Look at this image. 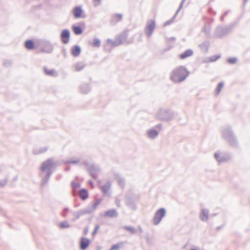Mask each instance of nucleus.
Segmentation results:
<instances>
[{
  "label": "nucleus",
  "instance_id": "6ab92c4d",
  "mask_svg": "<svg viewBox=\"0 0 250 250\" xmlns=\"http://www.w3.org/2000/svg\"><path fill=\"white\" fill-rule=\"evenodd\" d=\"M200 218L203 222H206L208 220V210L207 209L203 208L202 209L200 214Z\"/></svg>",
  "mask_w": 250,
  "mask_h": 250
},
{
  "label": "nucleus",
  "instance_id": "4468645a",
  "mask_svg": "<svg viewBox=\"0 0 250 250\" xmlns=\"http://www.w3.org/2000/svg\"><path fill=\"white\" fill-rule=\"evenodd\" d=\"M214 157L219 163H223L229 160V156L223 154L220 152H215Z\"/></svg>",
  "mask_w": 250,
  "mask_h": 250
},
{
  "label": "nucleus",
  "instance_id": "cd10ccee",
  "mask_svg": "<svg viewBox=\"0 0 250 250\" xmlns=\"http://www.w3.org/2000/svg\"><path fill=\"white\" fill-rule=\"evenodd\" d=\"M193 54V52L191 49H188L184 52L183 53L181 54L179 56V58L181 59H185L186 58L190 57L192 56Z\"/></svg>",
  "mask_w": 250,
  "mask_h": 250
},
{
  "label": "nucleus",
  "instance_id": "e433bc0d",
  "mask_svg": "<svg viewBox=\"0 0 250 250\" xmlns=\"http://www.w3.org/2000/svg\"><path fill=\"white\" fill-rule=\"evenodd\" d=\"M71 186L73 190H75L77 189L78 188L80 187L81 184L78 183H75L74 181L71 182Z\"/></svg>",
  "mask_w": 250,
  "mask_h": 250
},
{
  "label": "nucleus",
  "instance_id": "4be33fe9",
  "mask_svg": "<svg viewBox=\"0 0 250 250\" xmlns=\"http://www.w3.org/2000/svg\"><path fill=\"white\" fill-rule=\"evenodd\" d=\"M81 51V47L78 45H75L71 48V55L74 57L78 56L80 55Z\"/></svg>",
  "mask_w": 250,
  "mask_h": 250
},
{
  "label": "nucleus",
  "instance_id": "20e7f679",
  "mask_svg": "<svg viewBox=\"0 0 250 250\" xmlns=\"http://www.w3.org/2000/svg\"><path fill=\"white\" fill-rule=\"evenodd\" d=\"M222 138L231 147H237L239 143L232 129L230 126H225L221 129Z\"/></svg>",
  "mask_w": 250,
  "mask_h": 250
},
{
  "label": "nucleus",
  "instance_id": "a878e982",
  "mask_svg": "<svg viewBox=\"0 0 250 250\" xmlns=\"http://www.w3.org/2000/svg\"><path fill=\"white\" fill-rule=\"evenodd\" d=\"M209 42L208 41H205L199 45V47L204 52H207L209 46Z\"/></svg>",
  "mask_w": 250,
  "mask_h": 250
},
{
  "label": "nucleus",
  "instance_id": "2f4dec72",
  "mask_svg": "<svg viewBox=\"0 0 250 250\" xmlns=\"http://www.w3.org/2000/svg\"><path fill=\"white\" fill-rule=\"evenodd\" d=\"M115 177L120 187L122 188H124L125 186V180L119 174H116Z\"/></svg>",
  "mask_w": 250,
  "mask_h": 250
},
{
  "label": "nucleus",
  "instance_id": "09e8293b",
  "mask_svg": "<svg viewBox=\"0 0 250 250\" xmlns=\"http://www.w3.org/2000/svg\"><path fill=\"white\" fill-rule=\"evenodd\" d=\"M94 1L98 2V4H94V6H97L101 4V0H93Z\"/></svg>",
  "mask_w": 250,
  "mask_h": 250
},
{
  "label": "nucleus",
  "instance_id": "e2e57ef3",
  "mask_svg": "<svg viewBox=\"0 0 250 250\" xmlns=\"http://www.w3.org/2000/svg\"><path fill=\"white\" fill-rule=\"evenodd\" d=\"M190 250H198L196 249H191Z\"/></svg>",
  "mask_w": 250,
  "mask_h": 250
},
{
  "label": "nucleus",
  "instance_id": "f3484780",
  "mask_svg": "<svg viewBox=\"0 0 250 250\" xmlns=\"http://www.w3.org/2000/svg\"><path fill=\"white\" fill-rule=\"evenodd\" d=\"M185 1H186V0H182L180 4V6H179L178 9H177L176 13L174 14V15L173 16V17L171 19H170V20H168L166 22H165L164 23V26H167V25H169L174 22V19L177 16V15L178 12L180 11V9L182 8L183 5Z\"/></svg>",
  "mask_w": 250,
  "mask_h": 250
},
{
  "label": "nucleus",
  "instance_id": "13d9d810",
  "mask_svg": "<svg viewBox=\"0 0 250 250\" xmlns=\"http://www.w3.org/2000/svg\"><path fill=\"white\" fill-rule=\"evenodd\" d=\"M139 230L141 233H142L143 232V230L141 227H139Z\"/></svg>",
  "mask_w": 250,
  "mask_h": 250
},
{
  "label": "nucleus",
  "instance_id": "c03bdc74",
  "mask_svg": "<svg viewBox=\"0 0 250 250\" xmlns=\"http://www.w3.org/2000/svg\"><path fill=\"white\" fill-rule=\"evenodd\" d=\"M220 58L219 56H213L209 58V62H212L216 61Z\"/></svg>",
  "mask_w": 250,
  "mask_h": 250
},
{
  "label": "nucleus",
  "instance_id": "bb28decb",
  "mask_svg": "<svg viewBox=\"0 0 250 250\" xmlns=\"http://www.w3.org/2000/svg\"><path fill=\"white\" fill-rule=\"evenodd\" d=\"M147 134L148 138L155 139L158 136L159 132L154 129H151L147 131Z\"/></svg>",
  "mask_w": 250,
  "mask_h": 250
},
{
  "label": "nucleus",
  "instance_id": "5701e85b",
  "mask_svg": "<svg viewBox=\"0 0 250 250\" xmlns=\"http://www.w3.org/2000/svg\"><path fill=\"white\" fill-rule=\"evenodd\" d=\"M72 13L75 18H79L81 17L83 10L80 6H76L73 9Z\"/></svg>",
  "mask_w": 250,
  "mask_h": 250
},
{
  "label": "nucleus",
  "instance_id": "6e6d98bb",
  "mask_svg": "<svg viewBox=\"0 0 250 250\" xmlns=\"http://www.w3.org/2000/svg\"><path fill=\"white\" fill-rule=\"evenodd\" d=\"M224 18H225V16H224L223 15H222L221 17V21H223L224 20Z\"/></svg>",
  "mask_w": 250,
  "mask_h": 250
},
{
  "label": "nucleus",
  "instance_id": "37998d69",
  "mask_svg": "<svg viewBox=\"0 0 250 250\" xmlns=\"http://www.w3.org/2000/svg\"><path fill=\"white\" fill-rule=\"evenodd\" d=\"M8 180L7 179H5L4 180H2L0 181V187H3L5 185H6Z\"/></svg>",
  "mask_w": 250,
  "mask_h": 250
},
{
  "label": "nucleus",
  "instance_id": "052dcab7",
  "mask_svg": "<svg viewBox=\"0 0 250 250\" xmlns=\"http://www.w3.org/2000/svg\"><path fill=\"white\" fill-rule=\"evenodd\" d=\"M171 39L173 40V41H174V40H175V37H171Z\"/></svg>",
  "mask_w": 250,
  "mask_h": 250
},
{
  "label": "nucleus",
  "instance_id": "58836bf2",
  "mask_svg": "<svg viewBox=\"0 0 250 250\" xmlns=\"http://www.w3.org/2000/svg\"><path fill=\"white\" fill-rule=\"evenodd\" d=\"M69 227V224L67 221L62 222L60 224V227L62 229L68 228Z\"/></svg>",
  "mask_w": 250,
  "mask_h": 250
},
{
  "label": "nucleus",
  "instance_id": "f03ea898",
  "mask_svg": "<svg viewBox=\"0 0 250 250\" xmlns=\"http://www.w3.org/2000/svg\"><path fill=\"white\" fill-rule=\"evenodd\" d=\"M189 73V71L185 66L181 65L171 71L170 79L174 83H181L186 79Z\"/></svg>",
  "mask_w": 250,
  "mask_h": 250
},
{
  "label": "nucleus",
  "instance_id": "a18cd8bd",
  "mask_svg": "<svg viewBox=\"0 0 250 250\" xmlns=\"http://www.w3.org/2000/svg\"><path fill=\"white\" fill-rule=\"evenodd\" d=\"M47 149V148L45 147H41L39 149V151L38 152L36 153V152H34L35 154H38V153H43L44 152H45Z\"/></svg>",
  "mask_w": 250,
  "mask_h": 250
},
{
  "label": "nucleus",
  "instance_id": "7c9ffc66",
  "mask_svg": "<svg viewBox=\"0 0 250 250\" xmlns=\"http://www.w3.org/2000/svg\"><path fill=\"white\" fill-rule=\"evenodd\" d=\"M83 162H85V161H83L82 162H81L79 159H76L75 160H69L65 162V164H71L74 165H78L80 166H82L83 165Z\"/></svg>",
  "mask_w": 250,
  "mask_h": 250
},
{
  "label": "nucleus",
  "instance_id": "5fc2aeb1",
  "mask_svg": "<svg viewBox=\"0 0 250 250\" xmlns=\"http://www.w3.org/2000/svg\"><path fill=\"white\" fill-rule=\"evenodd\" d=\"M229 12V10L227 11H226V12H225L223 14V15L224 16H225H225H226V15H227Z\"/></svg>",
  "mask_w": 250,
  "mask_h": 250
},
{
  "label": "nucleus",
  "instance_id": "4d7b16f0",
  "mask_svg": "<svg viewBox=\"0 0 250 250\" xmlns=\"http://www.w3.org/2000/svg\"><path fill=\"white\" fill-rule=\"evenodd\" d=\"M248 1V0H244V2H243V5H245L247 2V1Z\"/></svg>",
  "mask_w": 250,
  "mask_h": 250
},
{
  "label": "nucleus",
  "instance_id": "c756f323",
  "mask_svg": "<svg viewBox=\"0 0 250 250\" xmlns=\"http://www.w3.org/2000/svg\"><path fill=\"white\" fill-rule=\"evenodd\" d=\"M72 28L75 35H79L82 34L83 32V28L80 26L74 24L72 25Z\"/></svg>",
  "mask_w": 250,
  "mask_h": 250
},
{
  "label": "nucleus",
  "instance_id": "c9c22d12",
  "mask_svg": "<svg viewBox=\"0 0 250 250\" xmlns=\"http://www.w3.org/2000/svg\"><path fill=\"white\" fill-rule=\"evenodd\" d=\"M92 45L94 47H100L101 45V41L97 38L94 39Z\"/></svg>",
  "mask_w": 250,
  "mask_h": 250
},
{
  "label": "nucleus",
  "instance_id": "393cba45",
  "mask_svg": "<svg viewBox=\"0 0 250 250\" xmlns=\"http://www.w3.org/2000/svg\"><path fill=\"white\" fill-rule=\"evenodd\" d=\"M43 70L44 72L46 75L50 76L52 77H57L58 75L56 71L54 69L49 70L46 66H44L43 67Z\"/></svg>",
  "mask_w": 250,
  "mask_h": 250
},
{
  "label": "nucleus",
  "instance_id": "a19ab883",
  "mask_svg": "<svg viewBox=\"0 0 250 250\" xmlns=\"http://www.w3.org/2000/svg\"><path fill=\"white\" fill-rule=\"evenodd\" d=\"M70 209L66 207V208H63L62 212V215L63 217H66L67 216V212L69 211H70Z\"/></svg>",
  "mask_w": 250,
  "mask_h": 250
},
{
  "label": "nucleus",
  "instance_id": "3c124183",
  "mask_svg": "<svg viewBox=\"0 0 250 250\" xmlns=\"http://www.w3.org/2000/svg\"><path fill=\"white\" fill-rule=\"evenodd\" d=\"M62 52L64 56L65 57H66V49H64V48H63L62 50Z\"/></svg>",
  "mask_w": 250,
  "mask_h": 250
},
{
  "label": "nucleus",
  "instance_id": "2eb2a0df",
  "mask_svg": "<svg viewBox=\"0 0 250 250\" xmlns=\"http://www.w3.org/2000/svg\"><path fill=\"white\" fill-rule=\"evenodd\" d=\"M123 15L121 14H114L111 15L110 20V23L112 26H114L116 23L122 20Z\"/></svg>",
  "mask_w": 250,
  "mask_h": 250
},
{
  "label": "nucleus",
  "instance_id": "de8ad7c7",
  "mask_svg": "<svg viewBox=\"0 0 250 250\" xmlns=\"http://www.w3.org/2000/svg\"><path fill=\"white\" fill-rule=\"evenodd\" d=\"M88 230H89V229H88V227L84 228V229H83V235L84 236H86L87 234V233L88 232Z\"/></svg>",
  "mask_w": 250,
  "mask_h": 250
},
{
  "label": "nucleus",
  "instance_id": "423d86ee",
  "mask_svg": "<svg viewBox=\"0 0 250 250\" xmlns=\"http://www.w3.org/2000/svg\"><path fill=\"white\" fill-rule=\"evenodd\" d=\"M176 113L170 109L161 108L158 111L156 117L161 121L168 122L172 121Z\"/></svg>",
  "mask_w": 250,
  "mask_h": 250
},
{
  "label": "nucleus",
  "instance_id": "4c0bfd02",
  "mask_svg": "<svg viewBox=\"0 0 250 250\" xmlns=\"http://www.w3.org/2000/svg\"><path fill=\"white\" fill-rule=\"evenodd\" d=\"M238 61V59L236 57L229 58L227 60V62L231 64H235Z\"/></svg>",
  "mask_w": 250,
  "mask_h": 250
},
{
  "label": "nucleus",
  "instance_id": "72a5a7b5",
  "mask_svg": "<svg viewBox=\"0 0 250 250\" xmlns=\"http://www.w3.org/2000/svg\"><path fill=\"white\" fill-rule=\"evenodd\" d=\"M224 86V83L223 82H219L217 85V87L215 89V96H217L221 92L222 88Z\"/></svg>",
  "mask_w": 250,
  "mask_h": 250
},
{
  "label": "nucleus",
  "instance_id": "1a4fd4ad",
  "mask_svg": "<svg viewBox=\"0 0 250 250\" xmlns=\"http://www.w3.org/2000/svg\"><path fill=\"white\" fill-rule=\"evenodd\" d=\"M83 165L85 166L86 169L87 170L90 175L95 180L98 178V174L100 171V167L98 165L94 163H88L83 162Z\"/></svg>",
  "mask_w": 250,
  "mask_h": 250
},
{
  "label": "nucleus",
  "instance_id": "aec40b11",
  "mask_svg": "<svg viewBox=\"0 0 250 250\" xmlns=\"http://www.w3.org/2000/svg\"><path fill=\"white\" fill-rule=\"evenodd\" d=\"M104 216L110 218H116L118 216V213L115 209H112L105 211Z\"/></svg>",
  "mask_w": 250,
  "mask_h": 250
},
{
  "label": "nucleus",
  "instance_id": "412c9836",
  "mask_svg": "<svg viewBox=\"0 0 250 250\" xmlns=\"http://www.w3.org/2000/svg\"><path fill=\"white\" fill-rule=\"evenodd\" d=\"M111 185V182L108 181L106 183L105 185L100 187V188L102 191L103 192L104 194L107 195H109L108 191L110 189Z\"/></svg>",
  "mask_w": 250,
  "mask_h": 250
},
{
  "label": "nucleus",
  "instance_id": "c85d7f7f",
  "mask_svg": "<svg viewBox=\"0 0 250 250\" xmlns=\"http://www.w3.org/2000/svg\"><path fill=\"white\" fill-rule=\"evenodd\" d=\"M80 92L82 94H87L90 91V88L88 84H83L79 87Z\"/></svg>",
  "mask_w": 250,
  "mask_h": 250
},
{
  "label": "nucleus",
  "instance_id": "bf43d9fd",
  "mask_svg": "<svg viewBox=\"0 0 250 250\" xmlns=\"http://www.w3.org/2000/svg\"><path fill=\"white\" fill-rule=\"evenodd\" d=\"M221 226H218V227H217L216 228V229H217V230H219V229H221Z\"/></svg>",
  "mask_w": 250,
  "mask_h": 250
},
{
  "label": "nucleus",
  "instance_id": "6e6552de",
  "mask_svg": "<svg viewBox=\"0 0 250 250\" xmlns=\"http://www.w3.org/2000/svg\"><path fill=\"white\" fill-rule=\"evenodd\" d=\"M129 30L127 29L124 30L122 32L117 35L115 40L107 39V42L110 43L112 46L115 47L123 44L125 42L127 37Z\"/></svg>",
  "mask_w": 250,
  "mask_h": 250
},
{
  "label": "nucleus",
  "instance_id": "7ed1b4c3",
  "mask_svg": "<svg viewBox=\"0 0 250 250\" xmlns=\"http://www.w3.org/2000/svg\"><path fill=\"white\" fill-rule=\"evenodd\" d=\"M102 201V199L100 198L97 200L92 205H89L84 208L78 211L70 210V212L73 216V218L71 219V221L72 222H74L77 220L79 219L81 216L92 213L96 210L97 206L101 203Z\"/></svg>",
  "mask_w": 250,
  "mask_h": 250
},
{
  "label": "nucleus",
  "instance_id": "ea45409f",
  "mask_svg": "<svg viewBox=\"0 0 250 250\" xmlns=\"http://www.w3.org/2000/svg\"><path fill=\"white\" fill-rule=\"evenodd\" d=\"M122 245V243H117L114 244L112 246V247L109 250H118Z\"/></svg>",
  "mask_w": 250,
  "mask_h": 250
},
{
  "label": "nucleus",
  "instance_id": "dca6fc26",
  "mask_svg": "<svg viewBox=\"0 0 250 250\" xmlns=\"http://www.w3.org/2000/svg\"><path fill=\"white\" fill-rule=\"evenodd\" d=\"M90 241L88 238L82 237L80 240V248L81 250H86L89 246Z\"/></svg>",
  "mask_w": 250,
  "mask_h": 250
},
{
  "label": "nucleus",
  "instance_id": "49530a36",
  "mask_svg": "<svg viewBox=\"0 0 250 250\" xmlns=\"http://www.w3.org/2000/svg\"><path fill=\"white\" fill-rule=\"evenodd\" d=\"M99 229H100V226L99 225H96L95 226V229L92 233V236H94L96 234V233L97 232V231H98Z\"/></svg>",
  "mask_w": 250,
  "mask_h": 250
},
{
  "label": "nucleus",
  "instance_id": "603ef678",
  "mask_svg": "<svg viewBox=\"0 0 250 250\" xmlns=\"http://www.w3.org/2000/svg\"><path fill=\"white\" fill-rule=\"evenodd\" d=\"M88 184L89 185V186H90L91 187H93V183L92 182V181L91 180H89L88 181Z\"/></svg>",
  "mask_w": 250,
  "mask_h": 250
},
{
  "label": "nucleus",
  "instance_id": "ddd939ff",
  "mask_svg": "<svg viewBox=\"0 0 250 250\" xmlns=\"http://www.w3.org/2000/svg\"><path fill=\"white\" fill-rule=\"evenodd\" d=\"M70 37V33L68 29H65L62 30L61 34V39L63 43L67 44L69 42Z\"/></svg>",
  "mask_w": 250,
  "mask_h": 250
},
{
  "label": "nucleus",
  "instance_id": "473e14b6",
  "mask_svg": "<svg viewBox=\"0 0 250 250\" xmlns=\"http://www.w3.org/2000/svg\"><path fill=\"white\" fill-rule=\"evenodd\" d=\"M122 228L127 231H129L132 234H135L137 232V230L133 227L125 226Z\"/></svg>",
  "mask_w": 250,
  "mask_h": 250
},
{
  "label": "nucleus",
  "instance_id": "864d4df0",
  "mask_svg": "<svg viewBox=\"0 0 250 250\" xmlns=\"http://www.w3.org/2000/svg\"><path fill=\"white\" fill-rule=\"evenodd\" d=\"M162 124H158V125L156 126V127H157V128H160V129L162 128Z\"/></svg>",
  "mask_w": 250,
  "mask_h": 250
},
{
  "label": "nucleus",
  "instance_id": "f8f14e48",
  "mask_svg": "<svg viewBox=\"0 0 250 250\" xmlns=\"http://www.w3.org/2000/svg\"><path fill=\"white\" fill-rule=\"evenodd\" d=\"M156 27L155 21L154 20H149L145 28V32L147 38H150L153 34Z\"/></svg>",
  "mask_w": 250,
  "mask_h": 250
},
{
  "label": "nucleus",
  "instance_id": "f257e3e1",
  "mask_svg": "<svg viewBox=\"0 0 250 250\" xmlns=\"http://www.w3.org/2000/svg\"><path fill=\"white\" fill-rule=\"evenodd\" d=\"M58 165V162H54L52 158L48 159L42 164L40 167L42 173L40 174V176H41L42 173L45 171H46V174L42 178L41 183V187H44L48 183L54 170Z\"/></svg>",
  "mask_w": 250,
  "mask_h": 250
},
{
  "label": "nucleus",
  "instance_id": "f704fd0d",
  "mask_svg": "<svg viewBox=\"0 0 250 250\" xmlns=\"http://www.w3.org/2000/svg\"><path fill=\"white\" fill-rule=\"evenodd\" d=\"M85 65L82 62L77 63L75 65V70L77 71H80L83 69Z\"/></svg>",
  "mask_w": 250,
  "mask_h": 250
},
{
  "label": "nucleus",
  "instance_id": "79ce46f5",
  "mask_svg": "<svg viewBox=\"0 0 250 250\" xmlns=\"http://www.w3.org/2000/svg\"><path fill=\"white\" fill-rule=\"evenodd\" d=\"M203 31L207 35H209L210 32V27H207L206 25H205L203 29Z\"/></svg>",
  "mask_w": 250,
  "mask_h": 250
},
{
  "label": "nucleus",
  "instance_id": "9d476101",
  "mask_svg": "<svg viewBox=\"0 0 250 250\" xmlns=\"http://www.w3.org/2000/svg\"><path fill=\"white\" fill-rule=\"evenodd\" d=\"M125 202L126 206L133 210L137 209L136 198L134 194L128 193L125 197Z\"/></svg>",
  "mask_w": 250,
  "mask_h": 250
},
{
  "label": "nucleus",
  "instance_id": "39448f33",
  "mask_svg": "<svg viewBox=\"0 0 250 250\" xmlns=\"http://www.w3.org/2000/svg\"><path fill=\"white\" fill-rule=\"evenodd\" d=\"M238 23V21H236L227 26H218L215 31L214 36L221 38L228 35L231 32L233 28L237 25Z\"/></svg>",
  "mask_w": 250,
  "mask_h": 250
},
{
  "label": "nucleus",
  "instance_id": "680f3d73",
  "mask_svg": "<svg viewBox=\"0 0 250 250\" xmlns=\"http://www.w3.org/2000/svg\"><path fill=\"white\" fill-rule=\"evenodd\" d=\"M17 178H18V177H17V176L15 177L14 178V180H15V181L17 180Z\"/></svg>",
  "mask_w": 250,
  "mask_h": 250
},
{
  "label": "nucleus",
  "instance_id": "0eeeda50",
  "mask_svg": "<svg viewBox=\"0 0 250 250\" xmlns=\"http://www.w3.org/2000/svg\"><path fill=\"white\" fill-rule=\"evenodd\" d=\"M36 48L40 49L41 52L49 54L53 51L54 45L49 41L39 40L36 41Z\"/></svg>",
  "mask_w": 250,
  "mask_h": 250
},
{
  "label": "nucleus",
  "instance_id": "a211bd4d",
  "mask_svg": "<svg viewBox=\"0 0 250 250\" xmlns=\"http://www.w3.org/2000/svg\"><path fill=\"white\" fill-rule=\"evenodd\" d=\"M24 46L28 50H33L36 48V42H34L32 40H26L24 42Z\"/></svg>",
  "mask_w": 250,
  "mask_h": 250
},
{
  "label": "nucleus",
  "instance_id": "9b49d317",
  "mask_svg": "<svg viewBox=\"0 0 250 250\" xmlns=\"http://www.w3.org/2000/svg\"><path fill=\"white\" fill-rule=\"evenodd\" d=\"M166 215V210L164 208L158 209L155 212L153 221L155 225H158L162 221L163 218Z\"/></svg>",
  "mask_w": 250,
  "mask_h": 250
},
{
  "label": "nucleus",
  "instance_id": "8fccbe9b",
  "mask_svg": "<svg viewBox=\"0 0 250 250\" xmlns=\"http://www.w3.org/2000/svg\"><path fill=\"white\" fill-rule=\"evenodd\" d=\"M115 203L118 207H120L121 204H120V201L119 200H116L115 201Z\"/></svg>",
  "mask_w": 250,
  "mask_h": 250
},
{
  "label": "nucleus",
  "instance_id": "b1692460",
  "mask_svg": "<svg viewBox=\"0 0 250 250\" xmlns=\"http://www.w3.org/2000/svg\"><path fill=\"white\" fill-rule=\"evenodd\" d=\"M79 196L82 200H85L88 197V193L85 188H82L79 190Z\"/></svg>",
  "mask_w": 250,
  "mask_h": 250
}]
</instances>
